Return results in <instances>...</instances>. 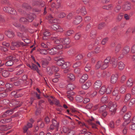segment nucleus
I'll return each mask as SVG.
<instances>
[{
    "label": "nucleus",
    "instance_id": "1",
    "mask_svg": "<svg viewBox=\"0 0 135 135\" xmlns=\"http://www.w3.org/2000/svg\"><path fill=\"white\" fill-rule=\"evenodd\" d=\"M26 16L27 19L23 17H21L19 20L20 22L25 24L27 23L28 21L31 22L34 19L35 15L34 14L30 13L27 14Z\"/></svg>",
    "mask_w": 135,
    "mask_h": 135
},
{
    "label": "nucleus",
    "instance_id": "2",
    "mask_svg": "<svg viewBox=\"0 0 135 135\" xmlns=\"http://www.w3.org/2000/svg\"><path fill=\"white\" fill-rule=\"evenodd\" d=\"M6 59L8 60L5 63L6 65L7 66H11L13 65L15 62L18 61V59L16 58L15 56H10L7 57Z\"/></svg>",
    "mask_w": 135,
    "mask_h": 135
},
{
    "label": "nucleus",
    "instance_id": "3",
    "mask_svg": "<svg viewBox=\"0 0 135 135\" xmlns=\"http://www.w3.org/2000/svg\"><path fill=\"white\" fill-rule=\"evenodd\" d=\"M63 47L62 45H56L55 47L51 49H48L49 52L51 55H54L57 54L58 50L62 49Z\"/></svg>",
    "mask_w": 135,
    "mask_h": 135
},
{
    "label": "nucleus",
    "instance_id": "4",
    "mask_svg": "<svg viewBox=\"0 0 135 135\" xmlns=\"http://www.w3.org/2000/svg\"><path fill=\"white\" fill-rule=\"evenodd\" d=\"M108 106L110 108V111L112 112V114H114L116 110L117 103L115 102H110L108 104Z\"/></svg>",
    "mask_w": 135,
    "mask_h": 135
},
{
    "label": "nucleus",
    "instance_id": "5",
    "mask_svg": "<svg viewBox=\"0 0 135 135\" xmlns=\"http://www.w3.org/2000/svg\"><path fill=\"white\" fill-rule=\"evenodd\" d=\"M131 115V113L130 112H128L125 114L124 117V122L122 124L123 126H124L125 125L128 124L130 121L129 119Z\"/></svg>",
    "mask_w": 135,
    "mask_h": 135
},
{
    "label": "nucleus",
    "instance_id": "6",
    "mask_svg": "<svg viewBox=\"0 0 135 135\" xmlns=\"http://www.w3.org/2000/svg\"><path fill=\"white\" fill-rule=\"evenodd\" d=\"M110 57H108L104 60V62H102L101 66L102 69H105L108 66L109 63L110 62Z\"/></svg>",
    "mask_w": 135,
    "mask_h": 135
},
{
    "label": "nucleus",
    "instance_id": "7",
    "mask_svg": "<svg viewBox=\"0 0 135 135\" xmlns=\"http://www.w3.org/2000/svg\"><path fill=\"white\" fill-rule=\"evenodd\" d=\"M76 13L77 14L80 13L83 15H86L87 13V12L85 7L84 6L80 7L76 10Z\"/></svg>",
    "mask_w": 135,
    "mask_h": 135
},
{
    "label": "nucleus",
    "instance_id": "8",
    "mask_svg": "<svg viewBox=\"0 0 135 135\" xmlns=\"http://www.w3.org/2000/svg\"><path fill=\"white\" fill-rule=\"evenodd\" d=\"M14 109L7 110L3 113V114L0 116L1 118L5 117L12 114L14 112Z\"/></svg>",
    "mask_w": 135,
    "mask_h": 135
},
{
    "label": "nucleus",
    "instance_id": "9",
    "mask_svg": "<svg viewBox=\"0 0 135 135\" xmlns=\"http://www.w3.org/2000/svg\"><path fill=\"white\" fill-rule=\"evenodd\" d=\"M82 21V18L81 16H75L73 19V23L75 25H78L79 23Z\"/></svg>",
    "mask_w": 135,
    "mask_h": 135
},
{
    "label": "nucleus",
    "instance_id": "10",
    "mask_svg": "<svg viewBox=\"0 0 135 135\" xmlns=\"http://www.w3.org/2000/svg\"><path fill=\"white\" fill-rule=\"evenodd\" d=\"M54 59L56 61V64L60 66H61L64 61L63 60L62 58L60 57V56L55 57L54 58Z\"/></svg>",
    "mask_w": 135,
    "mask_h": 135
},
{
    "label": "nucleus",
    "instance_id": "11",
    "mask_svg": "<svg viewBox=\"0 0 135 135\" xmlns=\"http://www.w3.org/2000/svg\"><path fill=\"white\" fill-rule=\"evenodd\" d=\"M101 39V38H100L99 39V38H98L97 39L95 42V45H97L99 44L100 42H101V44L102 45H104L105 44L108 40V38H104L102 41L100 40Z\"/></svg>",
    "mask_w": 135,
    "mask_h": 135
},
{
    "label": "nucleus",
    "instance_id": "12",
    "mask_svg": "<svg viewBox=\"0 0 135 135\" xmlns=\"http://www.w3.org/2000/svg\"><path fill=\"white\" fill-rule=\"evenodd\" d=\"M131 4L128 2L125 3L122 6V8L123 10L125 11H127L130 9L131 8Z\"/></svg>",
    "mask_w": 135,
    "mask_h": 135
},
{
    "label": "nucleus",
    "instance_id": "13",
    "mask_svg": "<svg viewBox=\"0 0 135 135\" xmlns=\"http://www.w3.org/2000/svg\"><path fill=\"white\" fill-rule=\"evenodd\" d=\"M5 33L8 37L9 38H12L15 36L14 33L11 30H8V31H6Z\"/></svg>",
    "mask_w": 135,
    "mask_h": 135
},
{
    "label": "nucleus",
    "instance_id": "14",
    "mask_svg": "<svg viewBox=\"0 0 135 135\" xmlns=\"http://www.w3.org/2000/svg\"><path fill=\"white\" fill-rule=\"evenodd\" d=\"M133 80L132 78H129L127 80L126 83V86L128 88L132 87L133 85Z\"/></svg>",
    "mask_w": 135,
    "mask_h": 135
},
{
    "label": "nucleus",
    "instance_id": "15",
    "mask_svg": "<svg viewBox=\"0 0 135 135\" xmlns=\"http://www.w3.org/2000/svg\"><path fill=\"white\" fill-rule=\"evenodd\" d=\"M117 80V75L116 74H113L111 77L110 81L111 83L114 84L116 83Z\"/></svg>",
    "mask_w": 135,
    "mask_h": 135
},
{
    "label": "nucleus",
    "instance_id": "16",
    "mask_svg": "<svg viewBox=\"0 0 135 135\" xmlns=\"http://www.w3.org/2000/svg\"><path fill=\"white\" fill-rule=\"evenodd\" d=\"M23 42L19 41L16 42H13L12 43V45L15 48H18L20 47L21 46L24 45Z\"/></svg>",
    "mask_w": 135,
    "mask_h": 135
},
{
    "label": "nucleus",
    "instance_id": "17",
    "mask_svg": "<svg viewBox=\"0 0 135 135\" xmlns=\"http://www.w3.org/2000/svg\"><path fill=\"white\" fill-rule=\"evenodd\" d=\"M88 76L87 74L83 75L79 80V82L81 83H84L88 79Z\"/></svg>",
    "mask_w": 135,
    "mask_h": 135
},
{
    "label": "nucleus",
    "instance_id": "18",
    "mask_svg": "<svg viewBox=\"0 0 135 135\" xmlns=\"http://www.w3.org/2000/svg\"><path fill=\"white\" fill-rule=\"evenodd\" d=\"M125 65L123 62L122 61L118 62V69L120 71H122L124 68Z\"/></svg>",
    "mask_w": 135,
    "mask_h": 135
},
{
    "label": "nucleus",
    "instance_id": "19",
    "mask_svg": "<svg viewBox=\"0 0 135 135\" xmlns=\"http://www.w3.org/2000/svg\"><path fill=\"white\" fill-rule=\"evenodd\" d=\"M91 82L89 81L86 82L85 84L82 85V88L84 89H87L89 88L91 85Z\"/></svg>",
    "mask_w": 135,
    "mask_h": 135
},
{
    "label": "nucleus",
    "instance_id": "20",
    "mask_svg": "<svg viewBox=\"0 0 135 135\" xmlns=\"http://www.w3.org/2000/svg\"><path fill=\"white\" fill-rule=\"evenodd\" d=\"M60 77V74L56 73L54 76V78L52 79L53 82L55 83H57L59 80V78Z\"/></svg>",
    "mask_w": 135,
    "mask_h": 135
},
{
    "label": "nucleus",
    "instance_id": "21",
    "mask_svg": "<svg viewBox=\"0 0 135 135\" xmlns=\"http://www.w3.org/2000/svg\"><path fill=\"white\" fill-rule=\"evenodd\" d=\"M63 39L60 38H56L55 40L54 43L55 44H57V45H62V42Z\"/></svg>",
    "mask_w": 135,
    "mask_h": 135
},
{
    "label": "nucleus",
    "instance_id": "22",
    "mask_svg": "<svg viewBox=\"0 0 135 135\" xmlns=\"http://www.w3.org/2000/svg\"><path fill=\"white\" fill-rule=\"evenodd\" d=\"M126 88L127 87L125 85H122L119 89L120 93L123 94L124 93L126 92Z\"/></svg>",
    "mask_w": 135,
    "mask_h": 135
},
{
    "label": "nucleus",
    "instance_id": "23",
    "mask_svg": "<svg viewBox=\"0 0 135 135\" xmlns=\"http://www.w3.org/2000/svg\"><path fill=\"white\" fill-rule=\"evenodd\" d=\"M102 85V83L100 80L97 81L94 84V87L95 88H99Z\"/></svg>",
    "mask_w": 135,
    "mask_h": 135
},
{
    "label": "nucleus",
    "instance_id": "24",
    "mask_svg": "<svg viewBox=\"0 0 135 135\" xmlns=\"http://www.w3.org/2000/svg\"><path fill=\"white\" fill-rule=\"evenodd\" d=\"M107 107V106L106 105L101 106L99 109V112L100 113H102L105 111Z\"/></svg>",
    "mask_w": 135,
    "mask_h": 135
},
{
    "label": "nucleus",
    "instance_id": "25",
    "mask_svg": "<svg viewBox=\"0 0 135 135\" xmlns=\"http://www.w3.org/2000/svg\"><path fill=\"white\" fill-rule=\"evenodd\" d=\"M113 88V86L112 85H109L107 88H106V93L107 94H110Z\"/></svg>",
    "mask_w": 135,
    "mask_h": 135
},
{
    "label": "nucleus",
    "instance_id": "26",
    "mask_svg": "<svg viewBox=\"0 0 135 135\" xmlns=\"http://www.w3.org/2000/svg\"><path fill=\"white\" fill-rule=\"evenodd\" d=\"M39 53L42 55H47L48 53V51L44 49H40L38 50Z\"/></svg>",
    "mask_w": 135,
    "mask_h": 135
},
{
    "label": "nucleus",
    "instance_id": "27",
    "mask_svg": "<svg viewBox=\"0 0 135 135\" xmlns=\"http://www.w3.org/2000/svg\"><path fill=\"white\" fill-rule=\"evenodd\" d=\"M67 78L70 81H74L75 79V76L71 73L68 74L67 75Z\"/></svg>",
    "mask_w": 135,
    "mask_h": 135
},
{
    "label": "nucleus",
    "instance_id": "28",
    "mask_svg": "<svg viewBox=\"0 0 135 135\" xmlns=\"http://www.w3.org/2000/svg\"><path fill=\"white\" fill-rule=\"evenodd\" d=\"M52 124L55 127V128H57V130L58 129L59 126V123L58 122H57L54 119H52Z\"/></svg>",
    "mask_w": 135,
    "mask_h": 135
},
{
    "label": "nucleus",
    "instance_id": "29",
    "mask_svg": "<svg viewBox=\"0 0 135 135\" xmlns=\"http://www.w3.org/2000/svg\"><path fill=\"white\" fill-rule=\"evenodd\" d=\"M70 42V40L69 38L63 39L62 44L64 45H68Z\"/></svg>",
    "mask_w": 135,
    "mask_h": 135
},
{
    "label": "nucleus",
    "instance_id": "30",
    "mask_svg": "<svg viewBox=\"0 0 135 135\" xmlns=\"http://www.w3.org/2000/svg\"><path fill=\"white\" fill-rule=\"evenodd\" d=\"M75 88V86L74 84H68L67 87V89L68 90H73Z\"/></svg>",
    "mask_w": 135,
    "mask_h": 135
},
{
    "label": "nucleus",
    "instance_id": "31",
    "mask_svg": "<svg viewBox=\"0 0 135 135\" xmlns=\"http://www.w3.org/2000/svg\"><path fill=\"white\" fill-rule=\"evenodd\" d=\"M63 63L61 66V68L63 69H66L70 65V63L69 62H65L64 61Z\"/></svg>",
    "mask_w": 135,
    "mask_h": 135
},
{
    "label": "nucleus",
    "instance_id": "32",
    "mask_svg": "<svg viewBox=\"0 0 135 135\" xmlns=\"http://www.w3.org/2000/svg\"><path fill=\"white\" fill-rule=\"evenodd\" d=\"M106 93V87L105 86H103L99 91V93L101 95L104 94Z\"/></svg>",
    "mask_w": 135,
    "mask_h": 135
},
{
    "label": "nucleus",
    "instance_id": "33",
    "mask_svg": "<svg viewBox=\"0 0 135 135\" xmlns=\"http://www.w3.org/2000/svg\"><path fill=\"white\" fill-rule=\"evenodd\" d=\"M46 71L47 74L50 75H52L53 73L52 67L51 68L49 66L47 68Z\"/></svg>",
    "mask_w": 135,
    "mask_h": 135
},
{
    "label": "nucleus",
    "instance_id": "34",
    "mask_svg": "<svg viewBox=\"0 0 135 135\" xmlns=\"http://www.w3.org/2000/svg\"><path fill=\"white\" fill-rule=\"evenodd\" d=\"M10 74L9 72L7 70H4L2 71V74L3 76L6 78L8 77Z\"/></svg>",
    "mask_w": 135,
    "mask_h": 135
},
{
    "label": "nucleus",
    "instance_id": "35",
    "mask_svg": "<svg viewBox=\"0 0 135 135\" xmlns=\"http://www.w3.org/2000/svg\"><path fill=\"white\" fill-rule=\"evenodd\" d=\"M13 25L19 29L20 30H22V28H23V26L19 24H18L16 22H15V21L13 22Z\"/></svg>",
    "mask_w": 135,
    "mask_h": 135
},
{
    "label": "nucleus",
    "instance_id": "36",
    "mask_svg": "<svg viewBox=\"0 0 135 135\" xmlns=\"http://www.w3.org/2000/svg\"><path fill=\"white\" fill-rule=\"evenodd\" d=\"M5 86L7 90L10 91L12 90L13 86L12 84L7 83L6 85Z\"/></svg>",
    "mask_w": 135,
    "mask_h": 135
},
{
    "label": "nucleus",
    "instance_id": "37",
    "mask_svg": "<svg viewBox=\"0 0 135 135\" xmlns=\"http://www.w3.org/2000/svg\"><path fill=\"white\" fill-rule=\"evenodd\" d=\"M119 93L118 88L117 87L115 88L114 91L113 92L112 95L113 96H115L119 94Z\"/></svg>",
    "mask_w": 135,
    "mask_h": 135
},
{
    "label": "nucleus",
    "instance_id": "38",
    "mask_svg": "<svg viewBox=\"0 0 135 135\" xmlns=\"http://www.w3.org/2000/svg\"><path fill=\"white\" fill-rule=\"evenodd\" d=\"M130 49L128 46H126L124 48L123 50V52L124 54H127L129 51Z\"/></svg>",
    "mask_w": 135,
    "mask_h": 135
},
{
    "label": "nucleus",
    "instance_id": "39",
    "mask_svg": "<svg viewBox=\"0 0 135 135\" xmlns=\"http://www.w3.org/2000/svg\"><path fill=\"white\" fill-rule=\"evenodd\" d=\"M75 100L77 102H81L83 101V99L82 97L78 95L76 97Z\"/></svg>",
    "mask_w": 135,
    "mask_h": 135
},
{
    "label": "nucleus",
    "instance_id": "40",
    "mask_svg": "<svg viewBox=\"0 0 135 135\" xmlns=\"http://www.w3.org/2000/svg\"><path fill=\"white\" fill-rule=\"evenodd\" d=\"M131 95L129 93H127L125 96L124 100L125 102H127L131 98Z\"/></svg>",
    "mask_w": 135,
    "mask_h": 135
},
{
    "label": "nucleus",
    "instance_id": "41",
    "mask_svg": "<svg viewBox=\"0 0 135 135\" xmlns=\"http://www.w3.org/2000/svg\"><path fill=\"white\" fill-rule=\"evenodd\" d=\"M102 61H98L96 65L95 68L96 69H98L99 68L101 69L102 65Z\"/></svg>",
    "mask_w": 135,
    "mask_h": 135
},
{
    "label": "nucleus",
    "instance_id": "42",
    "mask_svg": "<svg viewBox=\"0 0 135 135\" xmlns=\"http://www.w3.org/2000/svg\"><path fill=\"white\" fill-rule=\"evenodd\" d=\"M34 2L36 4L40 5L41 7H43L45 5V2L42 1H37Z\"/></svg>",
    "mask_w": 135,
    "mask_h": 135
},
{
    "label": "nucleus",
    "instance_id": "43",
    "mask_svg": "<svg viewBox=\"0 0 135 135\" xmlns=\"http://www.w3.org/2000/svg\"><path fill=\"white\" fill-rule=\"evenodd\" d=\"M113 7V5L112 4H110L108 6H105L103 7V8L107 10L110 9Z\"/></svg>",
    "mask_w": 135,
    "mask_h": 135
},
{
    "label": "nucleus",
    "instance_id": "44",
    "mask_svg": "<svg viewBox=\"0 0 135 135\" xmlns=\"http://www.w3.org/2000/svg\"><path fill=\"white\" fill-rule=\"evenodd\" d=\"M121 48V45L120 44H118L116 46L115 49V53H117L119 51Z\"/></svg>",
    "mask_w": 135,
    "mask_h": 135
},
{
    "label": "nucleus",
    "instance_id": "45",
    "mask_svg": "<svg viewBox=\"0 0 135 135\" xmlns=\"http://www.w3.org/2000/svg\"><path fill=\"white\" fill-rule=\"evenodd\" d=\"M51 28L54 30H56L59 28V26L57 24H54L51 26Z\"/></svg>",
    "mask_w": 135,
    "mask_h": 135
},
{
    "label": "nucleus",
    "instance_id": "46",
    "mask_svg": "<svg viewBox=\"0 0 135 135\" xmlns=\"http://www.w3.org/2000/svg\"><path fill=\"white\" fill-rule=\"evenodd\" d=\"M96 31L95 30H92L90 33V37L91 38H94L96 35Z\"/></svg>",
    "mask_w": 135,
    "mask_h": 135
},
{
    "label": "nucleus",
    "instance_id": "47",
    "mask_svg": "<svg viewBox=\"0 0 135 135\" xmlns=\"http://www.w3.org/2000/svg\"><path fill=\"white\" fill-rule=\"evenodd\" d=\"M75 50L74 49H71L68 51V53L70 55H72L75 53Z\"/></svg>",
    "mask_w": 135,
    "mask_h": 135
},
{
    "label": "nucleus",
    "instance_id": "48",
    "mask_svg": "<svg viewBox=\"0 0 135 135\" xmlns=\"http://www.w3.org/2000/svg\"><path fill=\"white\" fill-rule=\"evenodd\" d=\"M91 65L90 64H88L85 68V70L87 72L89 71L91 69Z\"/></svg>",
    "mask_w": 135,
    "mask_h": 135
},
{
    "label": "nucleus",
    "instance_id": "49",
    "mask_svg": "<svg viewBox=\"0 0 135 135\" xmlns=\"http://www.w3.org/2000/svg\"><path fill=\"white\" fill-rule=\"evenodd\" d=\"M22 7L23 8H24L28 9H30L31 8V7L30 5L28 4L25 3H24L22 4Z\"/></svg>",
    "mask_w": 135,
    "mask_h": 135
},
{
    "label": "nucleus",
    "instance_id": "50",
    "mask_svg": "<svg viewBox=\"0 0 135 135\" xmlns=\"http://www.w3.org/2000/svg\"><path fill=\"white\" fill-rule=\"evenodd\" d=\"M121 6H120L117 5L115 7L114 9V11L115 12H118L121 9Z\"/></svg>",
    "mask_w": 135,
    "mask_h": 135
},
{
    "label": "nucleus",
    "instance_id": "51",
    "mask_svg": "<svg viewBox=\"0 0 135 135\" xmlns=\"http://www.w3.org/2000/svg\"><path fill=\"white\" fill-rule=\"evenodd\" d=\"M11 9V7L10 6L4 7L3 9L4 11L6 12H9L10 9Z\"/></svg>",
    "mask_w": 135,
    "mask_h": 135
},
{
    "label": "nucleus",
    "instance_id": "52",
    "mask_svg": "<svg viewBox=\"0 0 135 135\" xmlns=\"http://www.w3.org/2000/svg\"><path fill=\"white\" fill-rule=\"evenodd\" d=\"M8 13H10L13 15H16L17 14L16 11L13 8L11 7V9H10L9 12H8Z\"/></svg>",
    "mask_w": 135,
    "mask_h": 135
},
{
    "label": "nucleus",
    "instance_id": "53",
    "mask_svg": "<svg viewBox=\"0 0 135 135\" xmlns=\"http://www.w3.org/2000/svg\"><path fill=\"white\" fill-rule=\"evenodd\" d=\"M135 103V98H132L130 100L128 106L129 107H131Z\"/></svg>",
    "mask_w": 135,
    "mask_h": 135
},
{
    "label": "nucleus",
    "instance_id": "54",
    "mask_svg": "<svg viewBox=\"0 0 135 135\" xmlns=\"http://www.w3.org/2000/svg\"><path fill=\"white\" fill-rule=\"evenodd\" d=\"M93 106V104L92 103H89L87 104L85 106V108L87 109H90Z\"/></svg>",
    "mask_w": 135,
    "mask_h": 135
},
{
    "label": "nucleus",
    "instance_id": "55",
    "mask_svg": "<svg viewBox=\"0 0 135 135\" xmlns=\"http://www.w3.org/2000/svg\"><path fill=\"white\" fill-rule=\"evenodd\" d=\"M52 67L53 72H57L59 71V68L57 66H54Z\"/></svg>",
    "mask_w": 135,
    "mask_h": 135
},
{
    "label": "nucleus",
    "instance_id": "56",
    "mask_svg": "<svg viewBox=\"0 0 135 135\" xmlns=\"http://www.w3.org/2000/svg\"><path fill=\"white\" fill-rule=\"evenodd\" d=\"M107 96L103 97L101 99V101L103 103H106L107 102Z\"/></svg>",
    "mask_w": 135,
    "mask_h": 135
},
{
    "label": "nucleus",
    "instance_id": "57",
    "mask_svg": "<svg viewBox=\"0 0 135 135\" xmlns=\"http://www.w3.org/2000/svg\"><path fill=\"white\" fill-rule=\"evenodd\" d=\"M127 109V107L126 106L124 105L121 109L120 113L121 114H123L124 112H125Z\"/></svg>",
    "mask_w": 135,
    "mask_h": 135
},
{
    "label": "nucleus",
    "instance_id": "58",
    "mask_svg": "<svg viewBox=\"0 0 135 135\" xmlns=\"http://www.w3.org/2000/svg\"><path fill=\"white\" fill-rule=\"evenodd\" d=\"M110 63H113L114 62H117V60L116 57H112L111 59H110Z\"/></svg>",
    "mask_w": 135,
    "mask_h": 135
},
{
    "label": "nucleus",
    "instance_id": "59",
    "mask_svg": "<svg viewBox=\"0 0 135 135\" xmlns=\"http://www.w3.org/2000/svg\"><path fill=\"white\" fill-rule=\"evenodd\" d=\"M49 17L52 18L50 20L49 22L50 23H54L56 22V21H57V19H52V18H53V17L51 15H49Z\"/></svg>",
    "mask_w": 135,
    "mask_h": 135
},
{
    "label": "nucleus",
    "instance_id": "60",
    "mask_svg": "<svg viewBox=\"0 0 135 135\" xmlns=\"http://www.w3.org/2000/svg\"><path fill=\"white\" fill-rule=\"evenodd\" d=\"M49 43L47 42V43H45L44 42H42L41 44V46L43 48H47L48 47V46L49 45Z\"/></svg>",
    "mask_w": 135,
    "mask_h": 135
},
{
    "label": "nucleus",
    "instance_id": "61",
    "mask_svg": "<svg viewBox=\"0 0 135 135\" xmlns=\"http://www.w3.org/2000/svg\"><path fill=\"white\" fill-rule=\"evenodd\" d=\"M74 33V31L72 30L67 31L66 33V35L67 36H70Z\"/></svg>",
    "mask_w": 135,
    "mask_h": 135
},
{
    "label": "nucleus",
    "instance_id": "62",
    "mask_svg": "<svg viewBox=\"0 0 135 135\" xmlns=\"http://www.w3.org/2000/svg\"><path fill=\"white\" fill-rule=\"evenodd\" d=\"M74 15V13H70L67 16V19L68 20H70L71 19L73 15Z\"/></svg>",
    "mask_w": 135,
    "mask_h": 135
},
{
    "label": "nucleus",
    "instance_id": "63",
    "mask_svg": "<svg viewBox=\"0 0 135 135\" xmlns=\"http://www.w3.org/2000/svg\"><path fill=\"white\" fill-rule=\"evenodd\" d=\"M24 71L23 69H21L17 71L16 73V75H19L22 74Z\"/></svg>",
    "mask_w": 135,
    "mask_h": 135
},
{
    "label": "nucleus",
    "instance_id": "64",
    "mask_svg": "<svg viewBox=\"0 0 135 135\" xmlns=\"http://www.w3.org/2000/svg\"><path fill=\"white\" fill-rule=\"evenodd\" d=\"M83 57L82 54H78L76 57V60H79L81 59Z\"/></svg>",
    "mask_w": 135,
    "mask_h": 135
}]
</instances>
